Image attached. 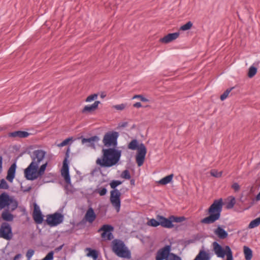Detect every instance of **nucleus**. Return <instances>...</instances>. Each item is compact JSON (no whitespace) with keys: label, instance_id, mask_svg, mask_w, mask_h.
Masks as SVG:
<instances>
[{"label":"nucleus","instance_id":"1","mask_svg":"<svg viewBox=\"0 0 260 260\" xmlns=\"http://www.w3.org/2000/svg\"><path fill=\"white\" fill-rule=\"evenodd\" d=\"M31 162L24 171V176L27 180H35L42 176L48 165V162L39 166L42 162L46 154V152L42 149H37L30 153Z\"/></svg>","mask_w":260,"mask_h":260},{"label":"nucleus","instance_id":"2","mask_svg":"<svg viewBox=\"0 0 260 260\" xmlns=\"http://www.w3.org/2000/svg\"><path fill=\"white\" fill-rule=\"evenodd\" d=\"M121 155V151L114 148L102 150V156L96 160V165L103 168L111 167L118 163Z\"/></svg>","mask_w":260,"mask_h":260},{"label":"nucleus","instance_id":"3","mask_svg":"<svg viewBox=\"0 0 260 260\" xmlns=\"http://www.w3.org/2000/svg\"><path fill=\"white\" fill-rule=\"evenodd\" d=\"M223 206L222 199L215 200L208 209V213L209 215L202 219L201 223L205 224H211L218 220L221 215Z\"/></svg>","mask_w":260,"mask_h":260},{"label":"nucleus","instance_id":"4","mask_svg":"<svg viewBox=\"0 0 260 260\" xmlns=\"http://www.w3.org/2000/svg\"><path fill=\"white\" fill-rule=\"evenodd\" d=\"M128 149L135 150H137L136 155V160L139 167L143 165L145 156L147 153V149L144 144H138V142L136 139H134L128 144Z\"/></svg>","mask_w":260,"mask_h":260},{"label":"nucleus","instance_id":"5","mask_svg":"<svg viewBox=\"0 0 260 260\" xmlns=\"http://www.w3.org/2000/svg\"><path fill=\"white\" fill-rule=\"evenodd\" d=\"M121 183L122 182L119 180H113L110 183L111 187L113 189L110 191V201L117 213L120 211L121 207V193L116 187Z\"/></svg>","mask_w":260,"mask_h":260},{"label":"nucleus","instance_id":"6","mask_svg":"<svg viewBox=\"0 0 260 260\" xmlns=\"http://www.w3.org/2000/svg\"><path fill=\"white\" fill-rule=\"evenodd\" d=\"M113 251L119 257L129 258L131 252L126 247L124 242L118 239H115L112 242Z\"/></svg>","mask_w":260,"mask_h":260},{"label":"nucleus","instance_id":"7","mask_svg":"<svg viewBox=\"0 0 260 260\" xmlns=\"http://www.w3.org/2000/svg\"><path fill=\"white\" fill-rule=\"evenodd\" d=\"M18 206V203L13 197L3 192L0 195V210L7 207L11 212L14 211Z\"/></svg>","mask_w":260,"mask_h":260},{"label":"nucleus","instance_id":"8","mask_svg":"<svg viewBox=\"0 0 260 260\" xmlns=\"http://www.w3.org/2000/svg\"><path fill=\"white\" fill-rule=\"evenodd\" d=\"M118 136V133L116 132H109L106 133L103 139L104 146L115 148L117 145Z\"/></svg>","mask_w":260,"mask_h":260},{"label":"nucleus","instance_id":"9","mask_svg":"<svg viewBox=\"0 0 260 260\" xmlns=\"http://www.w3.org/2000/svg\"><path fill=\"white\" fill-rule=\"evenodd\" d=\"M64 219L62 214L55 212L52 214H48L46 216V222L50 226H55L61 223Z\"/></svg>","mask_w":260,"mask_h":260},{"label":"nucleus","instance_id":"10","mask_svg":"<svg viewBox=\"0 0 260 260\" xmlns=\"http://www.w3.org/2000/svg\"><path fill=\"white\" fill-rule=\"evenodd\" d=\"M13 236L11 225L6 222H3L0 226V238L7 240H10Z\"/></svg>","mask_w":260,"mask_h":260},{"label":"nucleus","instance_id":"11","mask_svg":"<svg viewBox=\"0 0 260 260\" xmlns=\"http://www.w3.org/2000/svg\"><path fill=\"white\" fill-rule=\"evenodd\" d=\"M114 230V228L109 224H104L100 229L98 230V232H103L101 234V237L107 240H111L113 238L112 232Z\"/></svg>","mask_w":260,"mask_h":260},{"label":"nucleus","instance_id":"12","mask_svg":"<svg viewBox=\"0 0 260 260\" xmlns=\"http://www.w3.org/2000/svg\"><path fill=\"white\" fill-rule=\"evenodd\" d=\"M68 157L69 155L67 153L66 155V157L64 158L63 161V165L61 172V175L63 177L66 182L69 184L71 183V179L69 175V166L68 163Z\"/></svg>","mask_w":260,"mask_h":260},{"label":"nucleus","instance_id":"13","mask_svg":"<svg viewBox=\"0 0 260 260\" xmlns=\"http://www.w3.org/2000/svg\"><path fill=\"white\" fill-rule=\"evenodd\" d=\"M171 246L166 245L164 247L160 249L156 253V260H163L167 259L171 254Z\"/></svg>","mask_w":260,"mask_h":260},{"label":"nucleus","instance_id":"14","mask_svg":"<svg viewBox=\"0 0 260 260\" xmlns=\"http://www.w3.org/2000/svg\"><path fill=\"white\" fill-rule=\"evenodd\" d=\"M81 143L85 145L86 147L95 148V143L99 142L100 138L97 136H94L89 138H84L81 137Z\"/></svg>","mask_w":260,"mask_h":260},{"label":"nucleus","instance_id":"15","mask_svg":"<svg viewBox=\"0 0 260 260\" xmlns=\"http://www.w3.org/2000/svg\"><path fill=\"white\" fill-rule=\"evenodd\" d=\"M32 217L35 222L37 224H41L43 221V215L41 212L39 207L36 204L34 205Z\"/></svg>","mask_w":260,"mask_h":260},{"label":"nucleus","instance_id":"16","mask_svg":"<svg viewBox=\"0 0 260 260\" xmlns=\"http://www.w3.org/2000/svg\"><path fill=\"white\" fill-rule=\"evenodd\" d=\"M213 246L214 251L218 257L223 258L225 254L227 255L226 246L225 247V249H223L221 246L217 242H214L213 243Z\"/></svg>","mask_w":260,"mask_h":260},{"label":"nucleus","instance_id":"17","mask_svg":"<svg viewBox=\"0 0 260 260\" xmlns=\"http://www.w3.org/2000/svg\"><path fill=\"white\" fill-rule=\"evenodd\" d=\"M156 219L160 220V225L165 228L171 229L174 227V224L172 223L171 216L169 218H167L161 215H157Z\"/></svg>","mask_w":260,"mask_h":260},{"label":"nucleus","instance_id":"18","mask_svg":"<svg viewBox=\"0 0 260 260\" xmlns=\"http://www.w3.org/2000/svg\"><path fill=\"white\" fill-rule=\"evenodd\" d=\"M179 34V32L169 34L164 37L161 38L160 39V42L162 43L168 44L178 38Z\"/></svg>","mask_w":260,"mask_h":260},{"label":"nucleus","instance_id":"19","mask_svg":"<svg viewBox=\"0 0 260 260\" xmlns=\"http://www.w3.org/2000/svg\"><path fill=\"white\" fill-rule=\"evenodd\" d=\"M96 215L92 207H89L87 210L84 219L86 221L90 223H92L96 219Z\"/></svg>","mask_w":260,"mask_h":260},{"label":"nucleus","instance_id":"20","mask_svg":"<svg viewBox=\"0 0 260 260\" xmlns=\"http://www.w3.org/2000/svg\"><path fill=\"white\" fill-rule=\"evenodd\" d=\"M30 134L27 132L17 131L8 134L9 137L25 138L28 137Z\"/></svg>","mask_w":260,"mask_h":260},{"label":"nucleus","instance_id":"21","mask_svg":"<svg viewBox=\"0 0 260 260\" xmlns=\"http://www.w3.org/2000/svg\"><path fill=\"white\" fill-rule=\"evenodd\" d=\"M16 169V165L15 163H14L10 166L8 171L6 178L10 182H12L13 181L15 177Z\"/></svg>","mask_w":260,"mask_h":260},{"label":"nucleus","instance_id":"22","mask_svg":"<svg viewBox=\"0 0 260 260\" xmlns=\"http://www.w3.org/2000/svg\"><path fill=\"white\" fill-rule=\"evenodd\" d=\"M214 233L221 239H224L228 236V233L220 226H218L217 228L214 230Z\"/></svg>","mask_w":260,"mask_h":260},{"label":"nucleus","instance_id":"23","mask_svg":"<svg viewBox=\"0 0 260 260\" xmlns=\"http://www.w3.org/2000/svg\"><path fill=\"white\" fill-rule=\"evenodd\" d=\"M209 254L204 250H201L194 260H210Z\"/></svg>","mask_w":260,"mask_h":260},{"label":"nucleus","instance_id":"24","mask_svg":"<svg viewBox=\"0 0 260 260\" xmlns=\"http://www.w3.org/2000/svg\"><path fill=\"white\" fill-rule=\"evenodd\" d=\"M100 103V102L99 101H95L91 105L85 106L82 111V113L91 112L94 111L98 108V105Z\"/></svg>","mask_w":260,"mask_h":260},{"label":"nucleus","instance_id":"25","mask_svg":"<svg viewBox=\"0 0 260 260\" xmlns=\"http://www.w3.org/2000/svg\"><path fill=\"white\" fill-rule=\"evenodd\" d=\"M9 211H10L8 209L2 212L1 216L4 220L7 221H12L13 220L14 216Z\"/></svg>","mask_w":260,"mask_h":260},{"label":"nucleus","instance_id":"26","mask_svg":"<svg viewBox=\"0 0 260 260\" xmlns=\"http://www.w3.org/2000/svg\"><path fill=\"white\" fill-rule=\"evenodd\" d=\"M244 254L246 260H251L252 257V251L248 247H243Z\"/></svg>","mask_w":260,"mask_h":260},{"label":"nucleus","instance_id":"27","mask_svg":"<svg viewBox=\"0 0 260 260\" xmlns=\"http://www.w3.org/2000/svg\"><path fill=\"white\" fill-rule=\"evenodd\" d=\"M173 176H174V175L173 174L168 175V176H166L165 177L160 179L159 181V183L162 185H166V184L170 183L172 181Z\"/></svg>","mask_w":260,"mask_h":260},{"label":"nucleus","instance_id":"28","mask_svg":"<svg viewBox=\"0 0 260 260\" xmlns=\"http://www.w3.org/2000/svg\"><path fill=\"white\" fill-rule=\"evenodd\" d=\"M87 250L89 251V252L87 254L88 256L92 257L94 259H97L98 253L95 250H93L89 248H87Z\"/></svg>","mask_w":260,"mask_h":260},{"label":"nucleus","instance_id":"29","mask_svg":"<svg viewBox=\"0 0 260 260\" xmlns=\"http://www.w3.org/2000/svg\"><path fill=\"white\" fill-rule=\"evenodd\" d=\"M171 219L172 221V223H173V222H177V223L181 222L184 221L185 218L183 216L177 217V216H175L174 215H172V216H171Z\"/></svg>","mask_w":260,"mask_h":260},{"label":"nucleus","instance_id":"30","mask_svg":"<svg viewBox=\"0 0 260 260\" xmlns=\"http://www.w3.org/2000/svg\"><path fill=\"white\" fill-rule=\"evenodd\" d=\"M260 224V219L258 218H257L253 220H252L248 225V228L249 229L254 228Z\"/></svg>","mask_w":260,"mask_h":260},{"label":"nucleus","instance_id":"31","mask_svg":"<svg viewBox=\"0 0 260 260\" xmlns=\"http://www.w3.org/2000/svg\"><path fill=\"white\" fill-rule=\"evenodd\" d=\"M148 224L151 226L156 227L160 225V220H158L157 219H155L152 218L148 221Z\"/></svg>","mask_w":260,"mask_h":260},{"label":"nucleus","instance_id":"32","mask_svg":"<svg viewBox=\"0 0 260 260\" xmlns=\"http://www.w3.org/2000/svg\"><path fill=\"white\" fill-rule=\"evenodd\" d=\"M256 72L257 69L253 66H251L248 70V76L249 78H252L256 74Z\"/></svg>","mask_w":260,"mask_h":260},{"label":"nucleus","instance_id":"33","mask_svg":"<svg viewBox=\"0 0 260 260\" xmlns=\"http://www.w3.org/2000/svg\"><path fill=\"white\" fill-rule=\"evenodd\" d=\"M234 88V87H232L231 88L227 89L221 95L220 99L221 101L224 100L229 95L230 93L232 91V90Z\"/></svg>","mask_w":260,"mask_h":260},{"label":"nucleus","instance_id":"34","mask_svg":"<svg viewBox=\"0 0 260 260\" xmlns=\"http://www.w3.org/2000/svg\"><path fill=\"white\" fill-rule=\"evenodd\" d=\"M94 192L98 193L101 196H103L107 193V190L105 187H100L96 189Z\"/></svg>","mask_w":260,"mask_h":260},{"label":"nucleus","instance_id":"35","mask_svg":"<svg viewBox=\"0 0 260 260\" xmlns=\"http://www.w3.org/2000/svg\"><path fill=\"white\" fill-rule=\"evenodd\" d=\"M192 26V23L191 21H188L186 24L183 25L180 27V29L181 30H187L191 28Z\"/></svg>","mask_w":260,"mask_h":260},{"label":"nucleus","instance_id":"36","mask_svg":"<svg viewBox=\"0 0 260 260\" xmlns=\"http://www.w3.org/2000/svg\"><path fill=\"white\" fill-rule=\"evenodd\" d=\"M236 204V200L234 197H231L230 201L227 203L226 208L227 209H232Z\"/></svg>","mask_w":260,"mask_h":260},{"label":"nucleus","instance_id":"37","mask_svg":"<svg viewBox=\"0 0 260 260\" xmlns=\"http://www.w3.org/2000/svg\"><path fill=\"white\" fill-rule=\"evenodd\" d=\"M9 187V185L4 179L0 180V189H8Z\"/></svg>","mask_w":260,"mask_h":260},{"label":"nucleus","instance_id":"38","mask_svg":"<svg viewBox=\"0 0 260 260\" xmlns=\"http://www.w3.org/2000/svg\"><path fill=\"white\" fill-rule=\"evenodd\" d=\"M72 140L73 138L72 137L68 138L63 140L61 143L58 144L57 145V146H58L59 147H61L66 146L69 144V142L72 141Z\"/></svg>","mask_w":260,"mask_h":260},{"label":"nucleus","instance_id":"39","mask_svg":"<svg viewBox=\"0 0 260 260\" xmlns=\"http://www.w3.org/2000/svg\"><path fill=\"white\" fill-rule=\"evenodd\" d=\"M121 177L127 180L130 179L131 177L129 172L127 170H125L122 172V174H121Z\"/></svg>","mask_w":260,"mask_h":260},{"label":"nucleus","instance_id":"40","mask_svg":"<svg viewBox=\"0 0 260 260\" xmlns=\"http://www.w3.org/2000/svg\"><path fill=\"white\" fill-rule=\"evenodd\" d=\"M227 255L226 260H233L232 251L229 246H226Z\"/></svg>","mask_w":260,"mask_h":260},{"label":"nucleus","instance_id":"41","mask_svg":"<svg viewBox=\"0 0 260 260\" xmlns=\"http://www.w3.org/2000/svg\"><path fill=\"white\" fill-rule=\"evenodd\" d=\"M166 260H181V258L176 254L171 253L169 256L166 259Z\"/></svg>","mask_w":260,"mask_h":260},{"label":"nucleus","instance_id":"42","mask_svg":"<svg viewBox=\"0 0 260 260\" xmlns=\"http://www.w3.org/2000/svg\"><path fill=\"white\" fill-rule=\"evenodd\" d=\"M140 99L142 102H149V100L145 97H144L141 94H136L135 95H134L133 97V99Z\"/></svg>","mask_w":260,"mask_h":260},{"label":"nucleus","instance_id":"43","mask_svg":"<svg viewBox=\"0 0 260 260\" xmlns=\"http://www.w3.org/2000/svg\"><path fill=\"white\" fill-rule=\"evenodd\" d=\"M222 173V172H218L216 170H212L210 172L211 176L216 178L221 177Z\"/></svg>","mask_w":260,"mask_h":260},{"label":"nucleus","instance_id":"44","mask_svg":"<svg viewBox=\"0 0 260 260\" xmlns=\"http://www.w3.org/2000/svg\"><path fill=\"white\" fill-rule=\"evenodd\" d=\"M53 251L49 252L42 260H52L53 259Z\"/></svg>","mask_w":260,"mask_h":260},{"label":"nucleus","instance_id":"45","mask_svg":"<svg viewBox=\"0 0 260 260\" xmlns=\"http://www.w3.org/2000/svg\"><path fill=\"white\" fill-rule=\"evenodd\" d=\"M35 251L32 249H29L27 250L26 256L27 257V260H30L32 255L34 254Z\"/></svg>","mask_w":260,"mask_h":260},{"label":"nucleus","instance_id":"46","mask_svg":"<svg viewBox=\"0 0 260 260\" xmlns=\"http://www.w3.org/2000/svg\"><path fill=\"white\" fill-rule=\"evenodd\" d=\"M125 107L126 105L124 104L117 105L113 106V107L117 110H122L125 109Z\"/></svg>","mask_w":260,"mask_h":260},{"label":"nucleus","instance_id":"47","mask_svg":"<svg viewBox=\"0 0 260 260\" xmlns=\"http://www.w3.org/2000/svg\"><path fill=\"white\" fill-rule=\"evenodd\" d=\"M97 96H98L97 94H93L90 95L89 96H88L87 98V99L86 100V102H91V101L96 99L97 98Z\"/></svg>","mask_w":260,"mask_h":260},{"label":"nucleus","instance_id":"48","mask_svg":"<svg viewBox=\"0 0 260 260\" xmlns=\"http://www.w3.org/2000/svg\"><path fill=\"white\" fill-rule=\"evenodd\" d=\"M232 188L235 191H238L240 188V185L238 183H234L232 185Z\"/></svg>","mask_w":260,"mask_h":260},{"label":"nucleus","instance_id":"49","mask_svg":"<svg viewBox=\"0 0 260 260\" xmlns=\"http://www.w3.org/2000/svg\"><path fill=\"white\" fill-rule=\"evenodd\" d=\"M142 106V104L140 102H137L133 105V107L137 108H139L141 107Z\"/></svg>","mask_w":260,"mask_h":260},{"label":"nucleus","instance_id":"50","mask_svg":"<svg viewBox=\"0 0 260 260\" xmlns=\"http://www.w3.org/2000/svg\"><path fill=\"white\" fill-rule=\"evenodd\" d=\"M3 157L0 156V173H2L3 170Z\"/></svg>","mask_w":260,"mask_h":260},{"label":"nucleus","instance_id":"51","mask_svg":"<svg viewBox=\"0 0 260 260\" xmlns=\"http://www.w3.org/2000/svg\"><path fill=\"white\" fill-rule=\"evenodd\" d=\"M255 200H256V201H259L260 200V192L256 196Z\"/></svg>","mask_w":260,"mask_h":260},{"label":"nucleus","instance_id":"52","mask_svg":"<svg viewBox=\"0 0 260 260\" xmlns=\"http://www.w3.org/2000/svg\"><path fill=\"white\" fill-rule=\"evenodd\" d=\"M63 246V245H62L60 246L59 247H57V248L56 249V250H57V251H59V250H60L62 249V248Z\"/></svg>","mask_w":260,"mask_h":260},{"label":"nucleus","instance_id":"53","mask_svg":"<svg viewBox=\"0 0 260 260\" xmlns=\"http://www.w3.org/2000/svg\"><path fill=\"white\" fill-rule=\"evenodd\" d=\"M101 98H104L106 96V94H105L104 92L102 93L100 95Z\"/></svg>","mask_w":260,"mask_h":260},{"label":"nucleus","instance_id":"54","mask_svg":"<svg viewBox=\"0 0 260 260\" xmlns=\"http://www.w3.org/2000/svg\"><path fill=\"white\" fill-rule=\"evenodd\" d=\"M127 122H124V123H123L122 124L121 126H122V127H125V126H126L127 125Z\"/></svg>","mask_w":260,"mask_h":260},{"label":"nucleus","instance_id":"55","mask_svg":"<svg viewBox=\"0 0 260 260\" xmlns=\"http://www.w3.org/2000/svg\"><path fill=\"white\" fill-rule=\"evenodd\" d=\"M20 254L16 255L14 257V260H16L17 258H18L19 257Z\"/></svg>","mask_w":260,"mask_h":260},{"label":"nucleus","instance_id":"56","mask_svg":"<svg viewBox=\"0 0 260 260\" xmlns=\"http://www.w3.org/2000/svg\"><path fill=\"white\" fill-rule=\"evenodd\" d=\"M131 183H134V180H131Z\"/></svg>","mask_w":260,"mask_h":260},{"label":"nucleus","instance_id":"57","mask_svg":"<svg viewBox=\"0 0 260 260\" xmlns=\"http://www.w3.org/2000/svg\"><path fill=\"white\" fill-rule=\"evenodd\" d=\"M253 188V187H251V189H250V191H252Z\"/></svg>","mask_w":260,"mask_h":260}]
</instances>
